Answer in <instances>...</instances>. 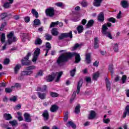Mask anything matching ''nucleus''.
Segmentation results:
<instances>
[{
	"label": "nucleus",
	"mask_w": 129,
	"mask_h": 129,
	"mask_svg": "<svg viewBox=\"0 0 129 129\" xmlns=\"http://www.w3.org/2000/svg\"><path fill=\"white\" fill-rule=\"evenodd\" d=\"M73 56H75V62L79 63L80 61H81V58H80V54L76 52H66L60 55L56 61V64L58 66H62L64 62L68 61L69 58H72Z\"/></svg>",
	"instance_id": "1"
},
{
	"label": "nucleus",
	"mask_w": 129,
	"mask_h": 129,
	"mask_svg": "<svg viewBox=\"0 0 129 129\" xmlns=\"http://www.w3.org/2000/svg\"><path fill=\"white\" fill-rule=\"evenodd\" d=\"M63 74L62 72H60L59 73H52V75L48 76L46 77V81L47 82H51L52 80H54V78L57 77V78L55 79V82H59L60 81V78L62 76Z\"/></svg>",
	"instance_id": "2"
},
{
	"label": "nucleus",
	"mask_w": 129,
	"mask_h": 129,
	"mask_svg": "<svg viewBox=\"0 0 129 129\" xmlns=\"http://www.w3.org/2000/svg\"><path fill=\"white\" fill-rule=\"evenodd\" d=\"M7 38H8V43L9 45H12L13 43H15L17 42L18 39L17 37L14 35V32L12 31L10 32L8 34H7Z\"/></svg>",
	"instance_id": "3"
},
{
	"label": "nucleus",
	"mask_w": 129,
	"mask_h": 129,
	"mask_svg": "<svg viewBox=\"0 0 129 129\" xmlns=\"http://www.w3.org/2000/svg\"><path fill=\"white\" fill-rule=\"evenodd\" d=\"M31 55L32 53H28L26 56L24 57V59L22 60V63L23 65H25L26 66H29L31 65V60H29V58Z\"/></svg>",
	"instance_id": "4"
},
{
	"label": "nucleus",
	"mask_w": 129,
	"mask_h": 129,
	"mask_svg": "<svg viewBox=\"0 0 129 129\" xmlns=\"http://www.w3.org/2000/svg\"><path fill=\"white\" fill-rule=\"evenodd\" d=\"M45 14L48 17H54L55 15V10L53 7H49L45 10Z\"/></svg>",
	"instance_id": "5"
},
{
	"label": "nucleus",
	"mask_w": 129,
	"mask_h": 129,
	"mask_svg": "<svg viewBox=\"0 0 129 129\" xmlns=\"http://www.w3.org/2000/svg\"><path fill=\"white\" fill-rule=\"evenodd\" d=\"M40 53H41V49H40V48H36L34 52L33 57L32 58V62H33L34 63H36L38 59V57L40 55Z\"/></svg>",
	"instance_id": "6"
},
{
	"label": "nucleus",
	"mask_w": 129,
	"mask_h": 129,
	"mask_svg": "<svg viewBox=\"0 0 129 129\" xmlns=\"http://www.w3.org/2000/svg\"><path fill=\"white\" fill-rule=\"evenodd\" d=\"M72 31H70L69 33H62L59 36V40H62V39H64V38H68L70 37L71 39H72Z\"/></svg>",
	"instance_id": "7"
},
{
	"label": "nucleus",
	"mask_w": 129,
	"mask_h": 129,
	"mask_svg": "<svg viewBox=\"0 0 129 129\" xmlns=\"http://www.w3.org/2000/svg\"><path fill=\"white\" fill-rule=\"evenodd\" d=\"M37 95L40 99L42 100H44V99H46L47 98V94L46 93H41L40 92H37Z\"/></svg>",
	"instance_id": "8"
},
{
	"label": "nucleus",
	"mask_w": 129,
	"mask_h": 129,
	"mask_svg": "<svg viewBox=\"0 0 129 129\" xmlns=\"http://www.w3.org/2000/svg\"><path fill=\"white\" fill-rule=\"evenodd\" d=\"M42 116L44 118V120L47 121L48 119H49V117L50 116V115L49 114V112H48V110H45L43 113H42Z\"/></svg>",
	"instance_id": "9"
},
{
	"label": "nucleus",
	"mask_w": 129,
	"mask_h": 129,
	"mask_svg": "<svg viewBox=\"0 0 129 129\" xmlns=\"http://www.w3.org/2000/svg\"><path fill=\"white\" fill-rule=\"evenodd\" d=\"M24 119L26 122H31L32 121V117H31V115L28 113H25L24 114Z\"/></svg>",
	"instance_id": "10"
},
{
	"label": "nucleus",
	"mask_w": 129,
	"mask_h": 129,
	"mask_svg": "<svg viewBox=\"0 0 129 129\" xmlns=\"http://www.w3.org/2000/svg\"><path fill=\"white\" fill-rule=\"evenodd\" d=\"M96 117V112L93 110H91L90 112V114L88 117V119H93Z\"/></svg>",
	"instance_id": "11"
},
{
	"label": "nucleus",
	"mask_w": 129,
	"mask_h": 129,
	"mask_svg": "<svg viewBox=\"0 0 129 129\" xmlns=\"http://www.w3.org/2000/svg\"><path fill=\"white\" fill-rule=\"evenodd\" d=\"M120 5L124 9H126L129 7L128 1L125 0L121 1Z\"/></svg>",
	"instance_id": "12"
},
{
	"label": "nucleus",
	"mask_w": 129,
	"mask_h": 129,
	"mask_svg": "<svg viewBox=\"0 0 129 129\" xmlns=\"http://www.w3.org/2000/svg\"><path fill=\"white\" fill-rule=\"evenodd\" d=\"M105 82L107 90L108 91H110L111 88V83H110V81H109V80H108L107 78H106L105 79Z\"/></svg>",
	"instance_id": "13"
},
{
	"label": "nucleus",
	"mask_w": 129,
	"mask_h": 129,
	"mask_svg": "<svg viewBox=\"0 0 129 129\" xmlns=\"http://www.w3.org/2000/svg\"><path fill=\"white\" fill-rule=\"evenodd\" d=\"M46 49H44V51H46L45 56H48V53H49V51L51 50V44H50L49 42H47L46 44Z\"/></svg>",
	"instance_id": "14"
},
{
	"label": "nucleus",
	"mask_w": 129,
	"mask_h": 129,
	"mask_svg": "<svg viewBox=\"0 0 129 129\" xmlns=\"http://www.w3.org/2000/svg\"><path fill=\"white\" fill-rule=\"evenodd\" d=\"M83 82L80 80L78 83V85L77 87V94H78L80 92V88L82 87V84Z\"/></svg>",
	"instance_id": "15"
},
{
	"label": "nucleus",
	"mask_w": 129,
	"mask_h": 129,
	"mask_svg": "<svg viewBox=\"0 0 129 129\" xmlns=\"http://www.w3.org/2000/svg\"><path fill=\"white\" fill-rule=\"evenodd\" d=\"M34 73L33 71H23L21 72V76H26L28 75H32Z\"/></svg>",
	"instance_id": "16"
},
{
	"label": "nucleus",
	"mask_w": 129,
	"mask_h": 129,
	"mask_svg": "<svg viewBox=\"0 0 129 129\" xmlns=\"http://www.w3.org/2000/svg\"><path fill=\"white\" fill-rule=\"evenodd\" d=\"M59 109V107L57 105H52L50 108L51 112H56Z\"/></svg>",
	"instance_id": "17"
},
{
	"label": "nucleus",
	"mask_w": 129,
	"mask_h": 129,
	"mask_svg": "<svg viewBox=\"0 0 129 129\" xmlns=\"http://www.w3.org/2000/svg\"><path fill=\"white\" fill-rule=\"evenodd\" d=\"M91 57V54L87 53L86 54V62L87 64H90L91 63V59L90 58Z\"/></svg>",
	"instance_id": "18"
},
{
	"label": "nucleus",
	"mask_w": 129,
	"mask_h": 129,
	"mask_svg": "<svg viewBox=\"0 0 129 129\" xmlns=\"http://www.w3.org/2000/svg\"><path fill=\"white\" fill-rule=\"evenodd\" d=\"M98 20L99 22H102L104 21V15L103 13L101 12L98 16Z\"/></svg>",
	"instance_id": "19"
},
{
	"label": "nucleus",
	"mask_w": 129,
	"mask_h": 129,
	"mask_svg": "<svg viewBox=\"0 0 129 129\" xmlns=\"http://www.w3.org/2000/svg\"><path fill=\"white\" fill-rule=\"evenodd\" d=\"M4 118L6 120H11V119L13 118V117H12L11 114L5 113L4 114Z\"/></svg>",
	"instance_id": "20"
},
{
	"label": "nucleus",
	"mask_w": 129,
	"mask_h": 129,
	"mask_svg": "<svg viewBox=\"0 0 129 129\" xmlns=\"http://www.w3.org/2000/svg\"><path fill=\"white\" fill-rule=\"evenodd\" d=\"M66 125L69 127L71 126L73 128H76V125L71 121H69L66 124Z\"/></svg>",
	"instance_id": "21"
},
{
	"label": "nucleus",
	"mask_w": 129,
	"mask_h": 129,
	"mask_svg": "<svg viewBox=\"0 0 129 129\" xmlns=\"http://www.w3.org/2000/svg\"><path fill=\"white\" fill-rule=\"evenodd\" d=\"M108 29V28H107L106 24L103 25L102 26V33L104 34L105 33H107L106 31H107Z\"/></svg>",
	"instance_id": "22"
},
{
	"label": "nucleus",
	"mask_w": 129,
	"mask_h": 129,
	"mask_svg": "<svg viewBox=\"0 0 129 129\" xmlns=\"http://www.w3.org/2000/svg\"><path fill=\"white\" fill-rule=\"evenodd\" d=\"M21 67H22V65L20 64H17L15 67L14 68V72L15 74H18V72H19V70L21 69Z\"/></svg>",
	"instance_id": "23"
},
{
	"label": "nucleus",
	"mask_w": 129,
	"mask_h": 129,
	"mask_svg": "<svg viewBox=\"0 0 129 129\" xmlns=\"http://www.w3.org/2000/svg\"><path fill=\"white\" fill-rule=\"evenodd\" d=\"M93 24H94V21L93 20H90L88 21L86 27L88 29V28L92 27L93 26Z\"/></svg>",
	"instance_id": "24"
},
{
	"label": "nucleus",
	"mask_w": 129,
	"mask_h": 129,
	"mask_svg": "<svg viewBox=\"0 0 129 129\" xmlns=\"http://www.w3.org/2000/svg\"><path fill=\"white\" fill-rule=\"evenodd\" d=\"M9 3H6L4 4V8L6 9H9V8L11 7V4L14 3V0H8Z\"/></svg>",
	"instance_id": "25"
},
{
	"label": "nucleus",
	"mask_w": 129,
	"mask_h": 129,
	"mask_svg": "<svg viewBox=\"0 0 129 129\" xmlns=\"http://www.w3.org/2000/svg\"><path fill=\"white\" fill-rule=\"evenodd\" d=\"M126 114L129 116V106H126L125 111L123 113V117L124 118L126 117Z\"/></svg>",
	"instance_id": "26"
},
{
	"label": "nucleus",
	"mask_w": 129,
	"mask_h": 129,
	"mask_svg": "<svg viewBox=\"0 0 129 129\" xmlns=\"http://www.w3.org/2000/svg\"><path fill=\"white\" fill-rule=\"evenodd\" d=\"M102 0H94V6L95 7H100Z\"/></svg>",
	"instance_id": "27"
},
{
	"label": "nucleus",
	"mask_w": 129,
	"mask_h": 129,
	"mask_svg": "<svg viewBox=\"0 0 129 129\" xmlns=\"http://www.w3.org/2000/svg\"><path fill=\"white\" fill-rule=\"evenodd\" d=\"M47 89V86L44 85L42 88L38 87L36 91H41L42 92H44V91H46Z\"/></svg>",
	"instance_id": "28"
},
{
	"label": "nucleus",
	"mask_w": 129,
	"mask_h": 129,
	"mask_svg": "<svg viewBox=\"0 0 129 129\" xmlns=\"http://www.w3.org/2000/svg\"><path fill=\"white\" fill-rule=\"evenodd\" d=\"M99 72H97L96 73H94L93 74V80H95L96 81L97 80V78H98V77H99Z\"/></svg>",
	"instance_id": "29"
},
{
	"label": "nucleus",
	"mask_w": 129,
	"mask_h": 129,
	"mask_svg": "<svg viewBox=\"0 0 129 129\" xmlns=\"http://www.w3.org/2000/svg\"><path fill=\"white\" fill-rule=\"evenodd\" d=\"M98 47V39L97 37H96L94 38V47L95 49H97Z\"/></svg>",
	"instance_id": "30"
},
{
	"label": "nucleus",
	"mask_w": 129,
	"mask_h": 129,
	"mask_svg": "<svg viewBox=\"0 0 129 129\" xmlns=\"http://www.w3.org/2000/svg\"><path fill=\"white\" fill-rule=\"evenodd\" d=\"M51 33L53 36H58L59 32L57 31V28H53L51 30Z\"/></svg>",
	"instance_id": "31"
},
{
	"label": "nucleus",
	"mask_w": 129,
	"mask_h": 129,
	"mask_svg": "<svg viewBox=\"0 0 129 129\" xmlns=\"http://www.w3.org/2000/svg\"><path fill=\"white\" fill-rule=\"evenodd\" d=\"M77 29L79 34H81L83 32V26L82 25L79 26Z\"/></svg>",
	"instance_id": "32"
},
{
	"label": "nucleus",
	"mask_w": 129,
	"mask_h": 129,
	"mask_svg": "<svg viewBox=\"0 0 129 129\" xmlns=\"http://www.w3.org/2000/svg\"><path fill=\"white\" fill-rule=\"evenodd\" d=\"M32 13L33 14V15H34V16H35L36 19H38V18H39V13H38V12L36 11V10L32 9Z\"/></svg>",
	"instance_id": "33"
},
{
	"label": "nucleus",
	"mask_w": 129,
	"mask_h": 129,
	"mask_svg": "<svg viewBox=\"0 0 129 129\" xmlns=\"http://www.w3.org/2000/svg\"><path fill=\"white\" fill-rule=\"evenodd\" d=\"M9 123H10L12 126H16V125H18V121H17L16 120L10 121H9Z\"/></svg>",
	"instance_id": "34"
},
{
	"label": "nucleus",
	"mask_w": 129,
	"mask_h": 129,
	"mask_svg": "<svg viewBox=\"0 0 129 129\" xmlns=\"http://www.w3.org/2000/svg\"><path fill=\"white\" fill-rule=\"evenodd\" d=\"M34 26H40L41 25V21L39 19H35L34 20Z\"/></svg>",
	"instance_id": "35"
},
{
	"label": "nucleus",
	"mask_w": 129,
	"mask_h": 129,
	"mask_svg": "<svg viewBox=\"0 0 129 129\" xmlns=\"http://www.w3.org/2000/svg\"><path fill=\"white\" fill-rule=\"evenodd\" d=\"M1 41L2 43H4L6 41V34L5 33L2 34Z\"/></svg>",
	"instance_id": "36"
},
{
	"label": "nucleus",
	"mask_w": 129,
	"mask_h": 129,
	"mask_svg": "<svg viewBox=\"0 0 129 129\" xmlns=\"http://www.w3.org/2000/svg\"><path fill=\"white\" fill-rule=\"evenodd\" d=\"M75 112L77 114H78L79 112H80V105L78 104L76 106Z\"/></svg>",
	"instance_id": "37"
},
{
	"label": "nucleus",
	"mask_w": 129,
	"mask_h": 129,
	"mask_svg": "<svg viewBox=\"0 0 129 129\" xmlns=\"http://www.w3.org/2000/svg\"><path fill=\"white\" fill-rule=\"evenodd\" d=\"M109 71L110 72L111 75H113V64H110L109 66Z\"/></svg>",
	"instance_id": "38"
},
{
	"label": "nucleus",
	"mask_w": 129,
	"mask_h": 129,
	"mask_svg": "<svg viewBox=\"0 0 129 129\" xmlns=\"http://www.w3.org/2000/svg\"><path fill=\"white\" fill-rule=\"evenodd\" d=\"M42 42L43 41H42V40L41 39L37 38L35 40V45H41V44H42Z\"/></svg>",
	"instance_id": "39"
},
{
	"label": "nucleus",
	"mask_w": 129,
	"mask_h": 129,
	"mask_svg": "<svg viewBox=\"0 0 129 129\" xmlns=\"http://www.w3.org/2000/svg\"><path fill=\"white\" fill-rule=\"evenodd\" d=\"M45 39L47 41H50V40H52V35L48 33L45 34Z\"/></svg>",
	"instance_id": "40"
},
{
	"label": "nucleus",
	"mask_w": 129,
	"mask_h": 129,
	"mask_svg": "<svg viewBox=\"0 0 129 129\" xmlns=\"http://www.w3.org/2000/svg\"><path fill=\"white\" fill-rule=\"evenodd\" d=\"M59 24V21H56L55 22H52L50 25V28H54V27H56V26H58Z\"/></svg>",
	"instance_id": "41"
},
{
	"label": "nucleus",
	"mask_w": 129,
	"mask_h": 129,
	"mask_svg": "<svg viewBox=\"0 0 129 129\" xmlns=\"http://www.w3.org/2000/svg\"><path fill=\"white\" fill-rule=\"evenodd\" d=\"M113 47L114 52H118V44L117 43H114Z\"/></svg>",
	"instance_id": "42"
},
{
	"label": "nucleus",
	"mask_w": 129,
	"mask_h": 129,
	"mask_svg": "<svg viewBox=\"0 0 129 129\" xmlns=\"http://www.w3.org/2000/svg\"><path fill=\"white\" fill-rule=\"evenodd\" d=\"M76 72V68L74 69L73 70L70 71V75L72 77H74L75 75V73Z\"/></svg>",
	"instance_id": "43"
},
{
	"label": "nucleus",
	"mask_w": 129,
	"mask_h": 129,
	"mask_svg": "<svg viewBox=\"0 0 129 129\" xmlns=\"http://www.w3.org/2000/svg\"><path fill=\"white\" fill-rule=\"evenodd\" d=\"M8 17V14L5 13H3L0 15V20H4L5 18H7Z\"/></svg>",
	"instance_id": "44"
},
{
	"label": "nucleus",
	"mask_w": 129,
	"mask_h": 129,
	"mask_svg": "<svg viewBox=\"0 0 129 129\" xmlns=\"http://www.w3.org/2000/svg\"><path fill=\"white\" fill-rule=\"evenodd\" d=\"M104 35H106V37H108L109 39H112V36H111V34L109 32H107L105 33H104Z\"/></svg>",
	"instance_id": "45"
},
{
	"label": "nucleus",
	"mask_w": 129,
	"mask_h": 129,
	"mask_svg": "<svg viewBox=\"0 0 129 129\" xmlns=\"http://www.w3.org/2000/svg\"><path fill=\"white\" fill-rule=\"evenodd\" d=\"M35 69H36V66H29L27 68V70H30L29 71H32V70Z\"/></svg>",
	"instance_id": "46"
},
{
	"label": "nucleus",
	"mask_w": 129,
	"mask_h": 129,
	"mask_svg": "<svg viewBox=\"0 0 129 129\" xmlns=\"http://www.w3.org/2000/svg\"><path fill=\"white\" fill-rule=\"evenodd\" d=\"M50 96H51V97H58V96H59V95L58 94L54 92H50Z\"/></svg>",
	"instance_id": "47"
},
{
	"label": "nucleus",
	"mask_w": 129,
	"mask_h": 129,
	"mask_svg": "<svg viewBox=\"0 0 129 129\" xmlns=\"http://www.w3.org/2000/svg\"><path fill=\"white\" fill-rule=\"evenodd\" d=\"M107 21H108V22H111V23H115V19L113 17L108 18Z\"/></svg>",
	"instance_id": "48"
},
{
	"label": "nucleus",
	"mask_w": 129,
	"mask_h": 129,
	"mask_svg": "<svg viewBox=\"0 0 129 129\" xmlns=\"http://www.w3.org/2000/svg\"><path fill=\"white\" fill-rule=\"evenodd\" d=\"M79 46H80L79 44L78 43L76 44L74 47H72V51H74V50H76V49L78 48Z\"/></svg>",
	"instance_id": "49"
},
{
	"label": "nucleus",
	"mask_w": 129,
	"mask_h": 129,
	"mask_svg": "<svg viewBox=\"0 0 129 129\" xmlns=\"http://www.w3.org/2000/svg\"><path fill=\"white\" fill-rule=\"evenodd\" d=\"M121 80H122V84H123V83H125V81H126V76L125 75L122 76Z\"/></svg>",
	"instance_id": "50"
},
{
	"label": "nucleus",
	"mask_w": 129,
	"mask_h": 129,
	"mask_svg": "<svg viewBox=\"0 0 129 129\" xmlns=\"http://www.w3.org/2000/svg\"><path fill=\"white\" fill-rule=\"evenodd\" d=\"M85 80L87 83H91V78L89 77H86L85 78Z\"/></svg>",
	"instance_id": "51"
},
{
	"label": "nucleus",
	"mask_w": 129,
	"mask_h": 129,
	"mask_svg": "<svg viewBox=\"0 0 129 129\" xmlns=\"http://www.w3.org/2000/svg\"><path fill=\"white\" fill-rule=\"evenodd\" d=\"M12 91H13V90L11 88H5V92H6V93H11V92H12Z\"/></svg>",
	"instance_id": "52"
},
{
	"label": "nucleus",
	"mask_w": 129,
	"mask_h": 129,
	"mask_svg": "<svg viewBox=\"0 0 129 129\" xmlns=\"http://www.w3.org/2000/svg\"><path fill=\"white\" fill-rule=\"evenodd\" d=\"M9 45H11V44H9L8 42H6L4 46L2 47V51H4V50H6L7 49V46H8Z\"/></svg>",
	"instance_id": "53"
},
{
	"label": "nucleus",
	"mask_w": 129,
	"mask_h": 129,
	"mask_svg": "<svg viewBox=\"0 0 129 129\" xmlns=\"http://www.w3.org/2000/svg\"><path fill=\"white\" fill-rule=\"evenodd\" d=\"M12 88H21V84H19V83H16L14 86H12L11 87Z\"/></svg>",
	"instance_id": "54"
},
{
	"label": "nucleus",
	"mask_w": 129,
	"mask_h": 129,
	"mask_svg": "<svg viewBox=\"0 0 129 129\" xmlns=\"http://www.w3.org/2000/svg\"><path fill=\"white\" fill-rule=\"evenodd\" d=\"M81 5L83 8H85V7H87V2L83 1L82 2H81Z\"/></svg>",
	"instance_id": "55"
},
{
	"label": "nucleus",
	"mask_w": 129,
	"mask_h": 129,
	"mask_svg": "<svg viewBox=\"0 0 129 129\" xmlns=\"http://www.w3.org/2000/svg\"><path fill=\"white\" fill-rule=\"evenodd\" d=\"M7 26V22H4L1 25V27H0V31H3L4 28Z\"/></svg>",
	"instance_id": "56"
},
{
	"label": "nucleus",
	"mask_w": 129,
	"mask_h": 129,
	"mask_svg": "<svg viewBox=\"0 0 129 129\" xmlns=\"http://www.w3.org/2000/svg\"><path fill=\"white\" fill-rule=\"evenodd\" d=\"M10 101H13V102H16L17 101V97L13 96L10 99Z\"/></svg>",
	"instance_id": "57"
},
{
	"label": "nucleus",
	"mask_w": 129,
	"mask_h": 129,
	"mask_svg": "<svg viewBox=\"0 0 129 129\" xmlns=\"http://www.w3.org/2000/svg\"><path fill=\"white\" fill-rule=\"evenodd\" d=\"M85 95H92V92H91V91H86L85 92Z\"/></svg>",
	"instance_id": "58"
},
{
	"label": "nucleus",
	"mask_w": 129,
	"mask_h": 129,
	"mask_svg": "<svg viewBox=\"0 0 129 129\" xmlns=\"http://www.w3.org/2000/svg\"><path fill=\"white\" fill-rule=\"evenodd\" d=\"M103 120L104 123H109V122H110V119L109 118H107V119L103 118Z\"/></svg>",
	"instance_id": "59"
},
{
	"label": "nucleus",
	"mask_w": 129,
	"mask_h": 129,
	"mask_svg": "<svg viewBox=\"0 0 129 129\" xmlns=\"http://www.w3.org/2000/svg\"><path fill=\"white\" fill-rule=\"evenodd\" d=\"M55 6L59 7V8H62L63 7V3L61 2L55 3Z\"/></svg>",
	"instance_id": "60"
},
{
	"label": "nucleus",
	"mask_w": 129,
	"mask_h": 129,
	"mask_svg": "<svg viewBox=\"0 0 129 129\" xmlns=\"http://www.w3.org/2000/svg\"><path fill=\"white\" fill-rule=\"evenodd\" d=\"M24 21L26 23H29V22H30V17H24Z\"/></svg>",
	"instance_id": "61"
},
{
	"label": "nucleus",
	"mask_w": 129,
	"mask_h": 129,
	"mask_svg": "<svg viewBox=\"0 0 129 129\" xmlns=\"http://www.w3.org/2000/svg\"><path fill=\"white\" fill-rule=\"evenodd\" d=\"M10 63V59L7 58L4 60V64L5 65H8Z\"/></svg>",
	"instance_id": "62"
},
{
	"label": "nucleus",
	"mask_w": 129,
	"mask_h": 129,
	"mask_svg": "<svg viewBox=\"0 0 129 129\" xmlns=\"http://www.w3.org/2000/svg\"><path fill=\"white\" fill-rule=\"evenodd\" d=\"M116 18L117 19H120L121 18V11H119V13L117 14Z\"/></svg>",
	"instance_id": "63"
},
{
	"label": "nucleus",
	"mask_w": 129,
	"mask_h": 129,
	"mask_svg": "<svg viewBox=\"0 0 129 129\" xmlns=\"http://www.w3.org/2000/svg\"><path fill=\"white\" fill-rule=\"evenodd\" d=\"M7 85L5 83H0V87H6Z\"/></svg>",
	"instance_id": "64"
}]
</instances>
